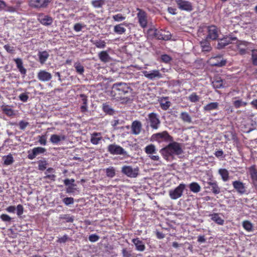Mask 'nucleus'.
I'll return each mask as SVG.
<instances>
[{"label":"nucleus","mask_w":257,"mask_h":257,"mask_svg":"<svg viewBox=\"0 0 257 257\" xmlns=\"http://www.w3.org/2000/svg\"><path fill=\"white\" fill-rule=\"evenodd\" d=\"M249 175L252 181L253 185L257 190V170L254 166H252L248 169Z\"/></svg>","instance_id":"nucleus-20"},{"label":"nucleus","mask_w":257,"mask_h":257,"mask_svg":"<svg viewBox=\"0 0 257 257\" xmlns=\"http://www.w3.org/2000/svg\"><path fill=\"white\" fill-rule=\"evenodd\" d=\"M82 28V26L80 23H77V24H75V25L74 26V30L76 32H77L81 31Z\"/></svg>","instance_id":"nucleus-63"},{"label":"nucleus","mask_w":257,"mask_h":257,"mask_svg":"<svg viewBox=\"0 0 257 257\" xmlns=\"http://www.w3.org/2000/svg\"><path fill=\"white\" fill-rule=\"evenodd\" d=\"M107 151L113 155H126L127 154L126 152L121 147L115 144L108 145Z\"/></svg>","instance_id":"nucleus-6"},{"label":"nucleus","mask_w":257,"mask_h":257,"mask_svg":"<svg viewBox=\"0 0 257 257\" xmlns=\"http://www.w3.org/2000/svg\"><path fill=\"white\" fill-rule=\"evenodd\" d=\"M251 58L253 64L257 65V50H252Z\"/></svg>","instance_id":"nucleus-53"},{"label":"nucleus","mask_w":257,"mask_h":257,"mask_svg":"<svg viewBox=\"0 0 257 257\" xmlns=\"http://www.w3.org/2000/svg\"><path fill=\"white\" fill-rule=\"evenodd\" d=\"M208 63L212 66L221 67L226 64V61L223 59L221 55H218L211 57L208 60Z\"/></svg>","instance_id":"nucleus-9"},{"label":"nucleus","mask_w":257,"mask_h":257,"mask_svg":"<svg viewBox=\"0 0 257 257\" xmlns=\"http://www.w3.org/2000/svg\"><path fill=\"white\" fill-rule=\"evenodd\" d=\"M230 43V40H227L226 38L221 39L218 43L217 48L221 49Z\"/></svg>","instance_id":"nucleus-44"},{"label":"nucleus","mask_w":257,"mask_h":257,"mask_svg":"<svg viewBox=\"0 0 257 257\" xmlns=\"http://www.w3.org/2000/svg\"><path fill=\"white\" fill-rule=\"evenodd\" d=\"M98 57L104 63L108 62L110 60V57L106 51H102L99 53Z\"/></svg>","instance_id":"nucleus-27"},{"label":"nucleus","mask_w":257,"mask_h":257,"mask_svg":"<svg viewBox=\"0 0 257 257\" xmlns=\"http://www.w3.org/2000/svg\"><path fill=\"white\" fill-rule=\"evenodd\" d=\"M151 127L155 130H157L160 124L161 121L157 113L152 112L148 114Z\"/></svg>","instance_id":"nucleus-8"},{"label":"nucleus","mask_w":257,"mask_h":257,"mask_svg":"<svg viewBox=\"0 0 257 257\" xmlns=\"http://www.w3.org/2000/svg\"><path fill=\"white\" fill-rule=\"evenodd\" d=\"M218 173L224 182H226L229 180V173L226 169H220L218 170Z\"/></svg>","instance_id":"nucleus-31"},{"label":"nucleus","mask_w":257,"mask_h":257,"mask_svg":"<svg viewBox=\"0 0 257 257\" xmlns=\"http://www.w3.org/2000/svg\"><path fill=\"white\" fill-rule=\"evenodd\" d=\"M74 182H75V180L73 179H66L64 180V184L66 186H69L70 185L73 186V184H74Z\"/></svg>","instance_id":"nucleus-59"},{"label":"nucleus","mask_w":257,"mask_h":257,"mask_svg":"<svg viewBox=\"0 0 257 257\" xmlns=\"http://www.w3.org/2000/svg\"><path fill=\"white\" fill-rule=\"evenodd\" d=\"M99 238V237L95 234H91L89 236V241L93 242L97 241Z\"/></svg>","instance_id":"nucleus-60"},{"label":"nucleus","mask_w":257,"mask_h":257,"mask_svg":"<svg viewBox=\"0 0 257 257\" xmlns=\"http://www.w3.org/2000/svg\"><path fill=\"white\" fill-rule=\"evenodd\" d=\"M249 44V43L246 41H238L237 42V47L240 54L244 55L246 53Z\"/></svg>","instance_id":"nucleus-23"},{"label":"nucleus","mask_w":257,"mask_h":257,"mask_svg":"<svg viewBox=\"0 0 257 257\" xmlns=\"http://www.w3.org/2000/svg\"><path fill=\"white\" fill-rule=\"evenodd\" d=\"M132 242L135 244L136 249L138 251H144L145 250L146 246L144 243L139 238L133 239Z\"/></svg>","instance_id":"nucleus-25"},{"label":"nucleus","mask_w":257,"mask_h":257,"mask_svg":"<svg viewBox=\"0 0 257 257\" xmlns=\"http://www.w3.org/2000/svg\"><path fill=\"white\" fill-rule=\"evenodd\" d=\"M142 127V123L138 120H135L132 122L131 126L132 133L135 135L140 134Z\"/></svg>","instance_id":"nucleus-19"},{"label":"nucleus","mask_w":257,"mask_h":257,"mask_svg":"<svg viewBox=\"0 0 257 257\" xmlns=\"http://www.w3.org/2000/svg\"><path fill=\"white\" fill-rule=\"evenodd\" d=\"M16 209H17V214L18 216H21L23 213L24 208L22 205H18Z\"/></svg>","instance_id":"nucleus-57"},{"label":"nucleus","mask_w":257,"mask_h":257,"mask_svg":"<svg viewBox=\"0 0 257 257\" xmlns=\"http://www.w3.org/2000/svg\"><path fill=\"white\" fill-rule=\"evenodd\" d=\"M92 6L95 8H101L104 4V0H94L91 2Z\"/></svg>","instance_id":"nucleus-46"},{"label":"nucleus","mask_w":257,"mask_h":257,"mask_svg":"<svg viewBox=\"0 0 257 257\" xmlns=\"http://www.w3.org/2000/svg\"><path fill=\"white\" fill-rule=\"evenodd\" d=\"M102 140L100 133H94L91 135L90 142L93 145H98Z\"/></svg>","instance_id":"nucleus-28"},{"label":"nucleus","mask_w":257,"mask_h":257,"mask_svg":"<svg viewBox=\"0 0 257 257\" xmlns=\"http://www.w3.org/2000/svg\"><path fill=\"white\" fill-rule=\"evenodd\" d=\"M180 118L182 120L187 123H191L192 122V118L191 116L189 114V113L187 112H182L180 114Z\"/></svg>","instance_id":"nucleus-35"},{"label":"nucleus","mask_w":257,"mask_h":257,"mask_svg":"<svg viewBox=\"0 0 257 257\" xmlns=\"http://www.w3.org/2000/svg\"><path fill=\"white\" fill-rule=\"evenodd\" d=\"M160 104L162 109L166 110L170 106L171 102L168 101L167 98H164L160 100Z\"/></svg>","instance_id":"nucleus-32"},{"label":"nucleus","mask_w":257,"mask_h":257,"mask_svg":"<svg viewBox=\"0 0 257 257\" xmlns=\"http://www.w3.org/2000/svg\"><path fill=\"white\" fill-rule=\"evenodd\" d=\"M63 203L66 205H69L74 203V199L72 197H66L63 199Z\"/></svg>","instance_id":"nucleus-54"},{"label":"nucleus","mask_w":257,"mask_h":257,"mask_svg":"<svg viewBox=\"0 0 257 257\" xmlns=\"http://www.w3.org/2000/svg\"><path fill=\"white\" fill-rule=\"evenodd\" d=\"M4 48L9 53H13L15 51L14 47L9 45H5Z\"/></svg>","instance_id":"nucleus-61"},{"label":"nucleus","mask_w":257,"mask_h":257,"mask_svg":"<svg viewBox=\"0 0 257 257\" xmlns=\"http://www.w3.org/2000/svg\"><path fill=\"white\" fill-rule=\"evenodd\" d=\"M125 25L124 23L120 24L115 25L114 27V32L119 35H121L124 33L126 31V29L123 27V25Z\"/></svg>","instance_id":"nucleus-30"},{"label":"nucleus","mask_w":257,"mask_h":257,"mask_svg":"<svg viewBox=\"0 0 257 257\" xmlns=\"http://www.w3.org/2000/svg\"><path fill=\"white\" fill-rule=\"evenodd\" d=\"M200 99V97L196 93H191L188 97V100L192 102H196Z\"/></svg>","instance_id":"nucleus-48"},{"label":"nucleus","mask_w":257,"mask_h":257,"mask_svg":"<svg viewBox=\"0 0 257 257\" xmlns=\"http://www.w3.org/2000/svg\"><path fill=\"white\" fill-rule=\"evenodd\" d=\"M1 109L3 112H4L7 115L9 116H11L15 115L14 111L9 106L2 105Z\"/></svg>","instance_id":"nucleus-33"},{"label":"nucleus","mask_w":257,"mask_h":257,"mask_svg":"<svg viewBox=\"0 0 257 257\" xmlns=\"http://www.w3.org/2000/svg\"><path fill=\"white\" fill-rule=\"evenodd\" d=\"M29 123L24 120H21L19 122V127L21 130H24L28 125Z\"/></svg>","instance_id":"nucleus-62"},{"label":"nucleus","mask_w":257,"mask_h":257,"mask_svg":"<svg viewBox=\"0 0 257 257\" xmlns=\"http://www.w3.org/2000/svg\"><path fill=\"white\" fill-rule=\"evenodd\" d=\"M138 10L139 12L137 14V17L139 24L142 28H145L148 24L146 13L140 9H138Z\"/></svg>","instance_id":"nucleus-13"},{"label":"nucleus","mask_w":257,"mask_h":257,"mask_svg":"<svg viewBox=\"0 0 257 257\" xmlns=\"http://www.w3.org/2000/svg\"><path fill=\"white\" fill-rule=\"evenodd\" d=\"M233 104L235 108H238L242 106H245L247 104V103L242 101L241 100L238 99L234 100L233 101Z\"/></svg>","instance_id":"nucleus-47"},{"label":"nucleus","mask_w":257,"mask_h":257,"mask_svg":"<svg viewBox=\"0 0 257 257\" xmlns=\"http://www.w3.org/2000/svg\"><path fill=\"white\" fill-rule=\"evenodd\" d=\"M200 46L203 51L208 52L211 49L210 43L206 40L201 41Z\"/></svg>","instance_id":"nucleus-36"},{"label":"nucleus","mask_w":257,"mask_h":257,"mask_svg":"<svg viewBox=\"0 0 257 257\" xmlns=\"http://www.w3.org/2000/svg\"><path fill=\"white\" fill-rule=\"evenodd\" d=\"M169 142L170 143L166 147L160 150V153L166 160L171 157L181 155L183 153L181 144L173 140Z\"/></svg>","instance_id":"nucleus-1"},{"label":"nucleus","mask_w":257,"mask_h":257,"mask_svg":"<svg viewBox=\"0 0 257 257\" xmlns=\"http://www.w3.org/2000/svg\"><path fill=\"white\" fill-rule=\"evenodd\" d=\"M243 228L247 231H252L253 230V226L252 223L249 221H244L242 223Z\"/></svg>","instance_id":"nucleus-43"},{"label":"nucleus","mask_w":257,"mask_h":257,"mask_svg":"<svg viewBox=\"0 0 257 257\" xmlns=\"http://www.w3.org/2000/svg\"><path fill=\"white\" fill-rule=\"evenodd\" d=\"M145 150V152L147 154H150V155L156 153V147L154 145L152 144L146 146Z\"/></svg>","instance_id":"nucleus-39"},{"label":"nucleus","mask_w":257,"mask_h":257,"mask_svg":"<svg viewBox=\"0 0 257 257\" xmlns=\"http://www.w3.org/2000/svg\"><path fill=\"white\" fill-rule=\"evenodd\" d=\"M131 88L125 83H115L112 85L111 92V96L114 99L121 100L127 98L125 95L129 93Z\"/></svg>","instance_id":"nucleus-2"},{"label":"nucleus","mask_w":257,"mask_h":257,"mask_svg":"<svg viewBox=\"0 0 257 257\" xmlns=\"http://www.w3.org/2000/svg\"><path fill=\"white\" fill-rule=\"evenodd\" d=\"M106 175L108 177L113 178L115 175V170L113 167H109L105 169Z\"/></svg>","instance_id":"nucleus-41"},{"label":"nucleus","mask_w":257,"mask_h":257,"mask_svg":"<svg viewBox=\"0 0 257 257\" xmlns=\"http://www.w3.org/2000/svg\"><path fill=\"white\" fill-rule=\"evenodd\" d=\"M149 32L150 33L153 32L154 37L159 40H168L171 39V35L170 34L165 35L163 33V32H161L157 30L150 29Z\"/></svg>","instance_id":"nucleus-15"},{"label":"nucleus","mask_w":257,"mask_h":257,"mask_svg":"<svg viewBox=\"0 0 257 257\" xmlns=\"http://www.w3.org/2000/svg\"><path fill=\"white\" fill-rule=\"evenodd\" d=\"M212 84L214 88H220L224 87L223 80L220 78L216 79L213 81Z\"/></svg>","instance_id":"nucleus-38"},{"label":"nucleus","mask_w":257,"mask_h":257,"mask_svg":"<svg viewBox=\"0 0 257 257\" xmlns=\"http://www.w3.org/2000/svg\"><path fill=\"white\" fill-rule=\"evenodd\" d=\"M211 219L219 225H222L224 220L219 216L218 214L215 213L211 215Z\"/></svg>","instance_id":"nucleus-40"},{"label":"nucleus","mask_w":257,"mask_h":257,"mask_svg":"<svg viewBox=\"0 0 257 257\" xmlns=\"http://www.w3.org/2000/svg\"><path fill=\"white\" fill-rule=\"evenodd\" d=\"M122 253L123 257H131V254L130 252L127 251L126 250V249H125V248H123L122 250Z\"/></svg>","instance_id":"nucleus-64"},{"label":"nucleus","mask_w":257,"mask_h":257,"mask_svg":"<svg viewBox=\"0 0 257 257\" xmlns=\"http://www.w3.org/2000/svg\"><path fill=\"white\" fill-rule=\"evenodd\" d=\"M15 61L17 68L19 70V71L20 73L25 76L27 73L26 69L23 66V62L21 58H17L14 59Z\"/></svg>","instance_id":"nucleus-24"},{"label":"nucleus","mask_w":257,"mask_h":257,"mask_svg":"<svg viewBox=\"0 0 257 257\" xmlns=\"http://www.w3.org/2000/svg\"><path fill=\"white\" fill-rule=\"evenodd\" d=\"M19 99L23 102H27L28 98H29V96L28 95L25 93H21L19 96Z\"/></svg>","instance_id":"nucleus-58"},{"label":"nucleus","mask_w":257,"mask_h":257,"mask_svg":"<svg viewBox=\"0 0 257 257\" xmlns=\"http://www.w3.org/2000/svg\"><path fill=\"white\" fill-rule=\"evenodd\" d=\"M66 139V136L63 134H61L59 135L53 134L50 137V142L53 144L59 145L60 144V142L65 141Z\"/></svg>","instance_id":"nucleus-17"},{"label":"nucleus","mask_w":257,"mask_h":257,"mask_svg":"<svg viewBox=\"0 0 257 257\" xmlns=\"http://www.w3.org/2000/svg\"><path fill=\"white\" fill-rule=\"evenodd\" d=\"M38 21L43 25L45 26H49L52 25L53 22V18L43 13L38 15Z\"/></svg>","instance_id":"nucleus-10"},{"label":"nucleus","mask_w":257,"mask_h":257,"mask_svg":"<svg viewBox=\"0 0 257 257\" xmlns=\"http://www.w3.org/2000/svg\"><path fill=\"white\" fill-rule=\"evenodd\" d=\"M190 190L194 193H198L200 191L201 187L196 182H192L189 185Z\"/></svg>","instance_id":"nucleus-37"},{"label":"nucleus","mask_w":257,"mask_h":257,"mask_svg":"<svg viewBox=\"0 0 257 257\" xmlns=\"http://www.w3.org/2000/svg\"><path fill=\"white\" fill-rule=\"evenodd\" d=\"M3 160L4 161V164L7 166L12 164L14 162V158L12 154L4 156L3 157Z\"/></svg>","instance_id":"nucleus-34"},{"label":"nucleus","mask_w":257,"mask_h":257,"mask_svg":"<svg viewBox=\"0 0 257 257\" xmlns=\"http://www.w3.org/2000/svg\"><path fill=\"white\" fill-rule=\"evenodd\" d=\"M219 107V103L217 102L209 103L203 107V110L205 111L210 112L211 110H217Z\"/></svg>","instance_id":"nucleus-26"},{"label":"nucleus","mask_w":257,"mask_h":257,"mask_svg":"<svg viewBox=\"0 0 257 257\" xmlns=\"http://www.w3.org/2000/svg\"><path fill=\"white\" fill-rule=\"evenodd\" d=\"M102 108L104 112L109 114H112L113 113V109L110 107V106L106 103L103 104Z\"/></svg>","instance_id":"nucleus-49"},{"label":"nucleus","mask_w":257,"mask_h":257,"mask_svg":"<svg viewBox=\"0 0 257 257\" xmlns=\"http://www.w3.org/2000/svg\"><path fill=\"white\" fill-rule=\"evenodd\" d=\"M74 67L76 69V72L79 74H83L84 69L83 66L80 63H75Z\"/></svg>","instance_id":"nucleus-45"},{"label":"nucleus","mask_w":257,"mask_h":257,"mask_svg":"<svg viewBox=\"0 0 257 257\" xmlns=\"http://www.w3.org/2000/svg\"><path fill=\"white\" fill-rule=\"evenodd\" d=\"M121 172L128 177L136 178L139 174V169L138 167L125 165L122 167Z\"/></svg>","instance_id":"nucleus-3"},{"label":"nucleus","mask_w":257,"mask_h":257,"mask_svg":"<svg viewBox=\"0 0 257 257\" xmlns=\"http://www.w3.org/2000/svg\"><path fill=\"white\" fill-rule=\"evenodd\" d=\"M161 58L162 61L166 63H169L172 59L170 56L167 54L162 55Z\"/></svg>","instance_id":"nucleus-55"},{"label":"nucleus","mask_w":257,"mask_h":257,"mask_svg":"<svg viewBox=\"0 0 257 257\" xmlns=\"http://www.w3.org/2000/svg\"><path fill=\"white\" fill-rule=\"evenodd\" d=\"M152 139L159 143L162 142H169L173 141V138L170 136L167 131L156 133L152 136Z\"/></svg>","instance_id":"nucleus-5"},{"label":"nucleus","mask_w":257,"mask_h":257,"mask_svg":"<svg viewBox=\"0 0 257 257\" xmlns=\"http://www.w3.org/2000/svg\"><path fill=\"white\" fill-rule=\"evenodd\" d=\"M49 3V0H31L30 5L33 8H41L47 6Z\"/></svg>","instance_id":"nucleus-22"},{"label":"nucleus","mask_w":257,"mask_h":257,"mask_svg":"<svg viewBox=\"0 0 257 257\" xmlns=\"http://www.w3.org/2000/svg\"><path fill=\"white\" fill-rule=\"evenodd\" d=\"M93 44L98 48L103 49L106 46V43L104 41L101 40H95L93 42Z\"/></svg>","instance_id":"nucleus-42"},{"label":"nucleus","mask_w":257,"mask_h":257,"mask_svg":"<svg viewBox=\"0 0 257 257\" xmlns=\"http://www.w3.org/2000/svg\"><path fill=\"white\" fill-rule=\"evenodd\" d=\"M60 218L65 220L67 222H72L74 221V217L68 214L61 215Z\"/></svg>","instance_id":"nucleus-52"},{"label":"nucleus","mask_w":257,"mask_h":257,"mask_svg":"<svg viewBox=\"0 0 257 257\" xmlns=\"http://www.w3.org/2000/svg\"><path fill=\"white\" fill-rule=\"evenodd\" d=\"M142 73L146 78L150 80H153L156 78H160L162 77V74L158 70H153L150 72L143 71Z\"/></svg>","instance_id":"nucleus-14"},{"label":"nucleus","mask_w":257,"mask_h":257,"mask_svg":"<svg viewBox=\"0 0 257 257\" xmlns=\"http://www.w3.org/2000/svg\"><path fill=\"white\" fill-rule=\"evenodd\" d=\"M207 37L212 40H215L218 36V29L215 26H211L208 27Z\"/></svg>","instance_id":"nucleus-18"},{"label":"nucleus","mask_w":257,"mask_h":257,"mask_svg":"<svg viewBox=\"0 0 257 257\" xmlns=\"http://www.w3.org/2000/svg\"><path fill=\"white\" fill-rule=\"evenodd\" d=\"M232 185L234 189L240 195L247 194V187L245 183L240 181H234L232 182Z\"/></svg>","instance_id":"nucleus-7"},{"label":"nucleus","mask_w":257,"mask_h":257,"mask_svg":"<svg viewBox=\"0 0 257 257\" xmlns=\"http://www.w3.org/2000/svg\"><path fill=\"white\" fill-rule=\"evenodd\" d=\"M38 138H39L38 141L41 145H44V146H45L46 145L47 140H46V138L45 136H40L38 137Z\"/></svg>","instance_id":"nucleus-56"},{"label":"nucleus","mask_w":257,"mask_h":257,"mask_svg":"<svg viewBox=\"0 0 257 257\" xmlns=\"http://www.w3.org/2000/svg\"><path fill=\"white\" fill-rule=\"evenodd\" d=\"M179 9L182 11L190 12L192 11L193 7L190 2L185 0H175Z\"/></svg>","instance_id":"nucleus-11"},{"label":"nucleus","mask_w":257,"mask_h":257,"mask_svg":"<svg viewBox=\"0 0 257 257\" xmlns=\"http://www.w3.org/2000/svg\"><path fill=\"white\" fill-rule=\"evenodd\" d=\"M185 188L184 184H180L174 189L169 190V194L170 197L173 200L177 199L182 196L183 192Z\"/></svg>","instance_id":"nucleus-4"},{"label":"nucleus","mask_w":257,"mask_h":257,"mask_svg":"<svg viewBox=\"0 0 257 257\" xmlns=\"http://www.w3.org/2000/svg\"><path fill=\"white\" fill-rule=\"evenodd\" d=\"M37 77L41 81L47 82L51 79L52 76L50 73L46 70H40L38 73Z\"/></svg>","instance_id":"nucleus-16"},{"label":"nucleus","mask_w":257,"mask_h":257,"mask_svg":"<svg viewBox=\"0 0 257 257\" xmlns=\"http://www.w3.org/2000/svg\"><path fill=\"white\" fill-rule=\"evenodd\" d=\"M207 188L211 189L212 192L215 194H218L220 192V188L218 187L217 183L215 181H211L206 183Z\"/></svg>","instance_id":"nucleus-21"},{"label":"nucleus","mask_w":257,"mask_h":257,"mask_svg":"<svg viewBox=\"0 0 257 257\" xmlns=\"http://www.w3.org/2000/svg\"><path fill=\"white\" fill-rule=\"evenodd\" d=\"M0 218L3 221L8 223H10L13 219L12 217L6 214H2L0 216Z\"/></svg>","instance_id":"nucleus-50"},{"label":"nucleus","mask_w":257,"mask_h":257,"mask_svg":"<svg viewBox=\"0 0 257 257\" xmlns=\"http://www.w3.org/2000/svg\"><path fill=\"white\" fill-rule=\"evenodd\" d=\"M38 55L39 58V62L41 64H44L49 56V54L46 51L39 52Z\"/></svg>","instance_id":"nucleus-29"},{"label":"nucleus","mask_w":257,"mask_h":257,"mask_svg":"<svg viewBox=\"0 0 257 257\" xmlns=\"http://www.w3.org/2000/svg\"><path fill=\"white\" fill-rule=\"evenodd\" d=\"M46 151V150L44 148H34L31 151H28V158L30 160H33L35 159L37 155L44 153Z\"/></svg>","instance_id":"nucleus-12"},{"label":"nucleus","mask_w":257,"mask_h":257,"mask_svg":"<svg viewBox=\"0 0 257 257\" xmlns=\"http://www.w3.org/2000/svg\"><path fill=\"white\" fill-rule=\"evenodd\" d=\"M113 19L116 22H121L125 20V17L123 16L121 14H118L112 16Z\"/></svg>","instance_id":"nucleus-51"}]
</instances>
